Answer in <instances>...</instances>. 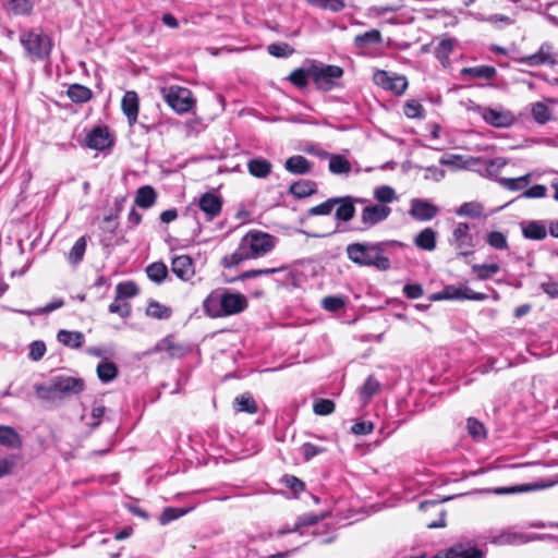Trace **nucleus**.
Masks as SVG:
<instances>
[{"label": "nucleus", "mask_w": 558, "mask_h": 558, "mask_svg": "<svg viewBox=\"0 0 558 558\" xmlns=\"http://www.w3.org/2000/svg\"><path fill=\"white\" fill-rule=\"evenodd\" d=\"M404 244L396 241L380 242H355L345 247L348 258L355 265L374 267L380 271L390 269V258L392 251L397 247H403Z\"/></svg>", "instance_id": "nucleus-1"}, {"label": "nucleus", "mask_w": 558, "mask_h": 558, "mask_svg": "<svg viewBox=\"0 0 558 558\" xmlns=\"http://www.w3.org/2000/svg\"><path fill=\"white\" fill-rule=\"evenodd\" d=\"M278 242V239L260 230H251L239 242L234 252L221 258V266L234 268L248 259H256L269 254Z\"/></svg>", "instance_id": "nucleus-2"}, {"label": "nucleus", "mask_w": 558, "mask_h": 558, "mask_svg": "<svg viewBox=\"0 0 558 558\" xmlns=\"http://www.w3.org/2000/svg\"><path fill=\"white\" fill-rule=\"evenodd\" d=\"M248 307L246 296L227 288L213 290L203 301L204 313L210 318H221L240 314Z\"/></svg>", "instance_id": "nucleus-3"}, {"label": "nucleus", "mask_w": 558, "mask_h": 558, "mask_svg": "<svg viewBox=\"0 0 558 558\" xmlns=\"http://www.w3.org/2000/svg\"><path fill=\"white\" fill-rule=\"evenodd\" d=\"M275 274H281V278L275 279L279 287H295L298 284V275L293 270H290L287 266L274 267V268H260V269H250L243 271L239 276L227 279L226 282L232 283L235 281H244L247 279H253L262 276H269Z\"/></svg>", "instance_id": "nucleus-4"}, {"label": "nucleus", "mask_w": 558, "mask_h": 558, "mask_svg": "<svg viewBox=\"0 0 558 558\" xmlns=\"http://www.w3.org/2000/svg\"><path fill=\"white\" fill-rule=\"evenodd\" d=\"M311 81L324 92L332 89L342 77L343 70L338 65L311 63Z\"/></svg>", "instance_id": "nucleus-5"}, {"label": "nucleus", "mask_w": 558, "mask_h": 558, "mask_svg": "<svg viewBox=\"0 0 558 558\" xmlns=\"http://www.w3.org/2000/svg\"><path fill=\"white\" fill-rule=\"evenodd\" d=\"M20 41L32 58L44 59L50 54L51 40L40 32L24 31L20 36Z\"/></svg>", "instance_id": "nucleus-6"}, {"label": "nucleus", "mask_w": 558, "mask_h": 558, "mask_svg": "<svg viewBox=\"0 0 558 558\" xmlns=\"http://www.w3.org/2000/svg\"><path fill=\"white\" fill-rule=\"evenodd\" d=\"M485 120L486 123L494 128H510L518 119L521 113L515 114L510 111L507 107H473Z\"/></svg>", "instance_id": "nucleus-7"}, {"label": "nucleus", "mask_w": 558, "mask_h": 558, "mask_svg": "<svg viewBox=\"0 0 558 558\" xmlns=\"http://www.w3.org/2000/svg\"><path fill=\"white\" fill-rule=\"evenodd\" d=\"M470 231L471 227L466 222H458L452 230L449 243L458 251L459 256H470L474 253L477 241Z\"/></svg>", "instance_id": "nucleus-8"}, {"label": "nucleus", "mask_w": 558, "mask_h": 558, "mask_svg": "<svg viewBox=\"0 0 558 558\" xmlns=\"http://www.w3.org/2000/svg\"><path fill=\"white\" fill-rule=\"evenodd\" d=\"M558 51L549 41L543 43L535 53L517 59L518 63L527 66H554L558 63Z\"/></svg>", "instance_id": "nucleus-9"}, {"label": "nucleus", "mask_w": 558, "mask_h": 558, "mask_svg": "<svg viewBox=\"0 0 558 558\" xmlns=\"http://www.w3.org/2000/svg\"><path fill=\"white\" fill-rule=\"evenodd\" d=\"M52 389L56 390L58 399H62L70 395H78L85 388V383L82 378L72 377L68 375H57L51 377Z\"/></svg>", "instance_id": "nucleus-10"}, {"label": "nucleus", "mask_w": 558, "mask_h": 558, "mask_svg": "<svg viewBox=\"0 0 558 558\" xmlns=\"http://www.w3.org/2000/svg\"><path fill=\"white\" fill-rule=\"evenodd\" d=\"M391 214V208L384 204L367 205L361 213L362 227L355 230L364 231L367 230L384 220H386Z\"/></svg>", "instance_id": "nucleus-11"}, {"label": "nucleus", "mask_w": 558, "mask_h": 558, "mask_svg": "<svg viewBox=\"0 0 558 558\" xmlns=\"http://www.w3.org/2000/svg\"><path fill=\"white\" fill-rule=\"evenodd\" d=\"M376 85L395 95H401L408 87V81L402 75H390L387 71L377 70L373 75Z\"/></svg>", "instance_id": "nucleus-12"}, {"label": "nucleus", "mask_w": 558, "mask_h": 558, "mask_svg": "<svg viewBox=\"0 0 558 558\" xmlns=\"http://www.w3.org/2000/svg\"><path fill=\"white\" fill-rule=\"evenodd\" d=\"M336 213L335 219L337 221V231H344L345 229L340 228L342 223H347L351 221L355 216V199L353 196L347 195L341 197H336Z\"/></svg>", "instance_id": "nucleus-13"}, {"label": "nucleus", "mask_w": 558, "mask_h": 558, "mask_svg": "<svg viewBox=\"0 0 558 558\" xmlns=\"http://www.w3.org/2000/svg\"><path fill=\"white\" fill-rule=\"evenodd\" d=\"M440 209L427 199L413 198L409 210L410 216L418 221H429L434 219Z\"/></svg>", "instance_id": "nucleus-14"}, {"label": "nucleus", "mask_w": 558, "mask_h": 558, "mask_svg": "<svg viewBox=\"0 0 558 558\" xmlns=\"http://www.w3.org/2000/svg\"><path fill=\"white\" fill-rule=\"evenodd\" d=\"M86 146L95 150H105L113 144V140L107 126L94 128L85 138Z\"/></svg>", "instance_id": "nucleus-15"}, {"label": "nucleus", "mask_w": 558, "mask_h": 558, "mask_svg": "<svg viewBox=\"0 0 558 558\" xmlns=\"http://www.w3.org/2000/svg\"><path fill=\"white\" fill-rule=\"evenodd\" d=\"M446 300H471V301H485L488 295L481 292H475L469 287L449 284L444 287Z\"/></svg>", "instance_id": "nucleus-16"}, {"label": "nucleus", "mask_w": 558, "mask_h": 558, "mask_svg": "<svg viewBox=\"0 0 558 558\" xmlns=\"http://www.w3.org/2000/svg\"><path fill=\"white\" fill-rule=\"evenodd\" d=\"M221 207L222 202L220 196L214 193H205L199 199V208L209 217V219L217 217L221 211Z\"/></svg>", "instance_id": "nucleus-17"}, {"label": "nucleus", "mask_w": 558, "mask_h": 558, "mask_svg": "<svg viewBox=\"0 0 558 558\" xmlns=\"http://www.w3.org/2000/svg\"><path fill=\"white\" fill-rule=\"evenodd\" d=\"M555 484H558V475H557L556 480L551 481V482H538V483H533V484L499 487V488H496L494 492L497 495L514 494V493H523V492H532V490H537V489L549 488V487L554 486Z\"/></svg>", "instance_id": "nucleus-18"}, {"label": "nucleus", "mask_w": 558, "mask_h": 558, "mask_svg": "<svg viewBox=\"0 0 558 558\" xmlns=\"http://www.w3.org/2000/svg\"><path fill=\"white\" fill-rule=\"evenodd\" d=\"M460 74L463 77H468L471 80L489 81L496 76L497 71L492 65H476L471 68H463L460 71Z\"/></svg>", "instance_id": "nucleus-19"}, {"label": "nucleus", "mask_w": 558, "mask_h": 558, "mask_svg": "<svg viewBox=\"0 0 558 558\" xmlns=\"http://www.w3.org/2000/svg\"><path fill=\"white\" fill-rule=\"evenodd\" d=\"M527 534L519 532L502 531L489 538L495 545H521L526 544Z\"/></svg>", "instance_id": "nucleus-20"}, {"label": "nucleus", "mask_w": 558, "mask_h": 558, "mask_svg": "<svg viewBox=\"0 0 558 558\" xmlns=\"http://www.w3.org/2000/svg\"><path fill=\"white\" fill-rule=\"evenodd\" d=\"M284 168L292 174H307L312 171V163L301 155L289 157L284 162Z\"/></svg>", "instance_id": "nucleus-21"}, {"label": "nucleus", "mask_w": 558, "mask_h": 558, "mask_svg": "<svg viewBox=\"0 0 558 558\" xmlns=\"http://www.w3.org/2000/svg\"><path fill=\"white\" fill-rule=\"evenodd\" d=\"M317 192V183L312 180H299L293 182L289 187V194L295 198H305Z\"/></svg>", "instance_id": "nucleus-22"}, {"label": "nucleus", "mask_w": 558, "mask_h": 558, "mask_svg": "<svg viewBox=\"0 0 558 558\" xmlns=\"http://www.w3.org/2000/svg\"><path fill=\"white\" fill-rule=\"evenodd\" d=\"M57 340L64 347L80 349L85 341V337L81 331L60 329L57 333Z\"/></svg>", "instance_id": "nucleus-23"}, {"label": "nucleus", "mask_w": 558, "mask_h": 558, "mask_svg": "<svg viewBox=\"0 0 558 558\" xmlns=\"http://www.w3.org/2000/svg\"><path fill=\"white\" fill-rule=\"evenodd\" d=\"M247 170L254 178L265 179L271 173L272 165L265 158H253L247 162Z\"/></svg>", "instance_id": "nucleus-24"}, {"label": "nucleus", "mask_w": 558, "mask_h": 558, "mask_svg": "<svg viewBox=\"0 0 558 558\" xmlns=\"http://www.w3.org/2000/svg\"><path fill=\"white\" fill-rule=\"evenodd\" d=\"M322 158L329 157V171L333 174H348L351 171L350 161L341 155H329L327 151L319 154Z\"/></svg>", "instance_id": "nucleus-25"}, {"label": "nucleus", "mask_w": 558, "mask_h": 558, "mask_svg": "<svg viewBox=\"0 0 558 558\" xmlns=\"http://www.w3.org/2000/svg\"><path fill=\"white\" fill-rule=\"evenodd\" d=\"M381 41L383 36L378 29H371L363 34L356 35L353 40L355 48L361 50L379 45Z\"/></svg>", "instance_id": "nucleus-26"}, {"label": "nucleus", "mask_w": 558, "mask_h": 558, "mask_svg": "<svg viewBox=\"0 0 558 558\" xmlns=\"http://www.w3.org/2000/svg\"><path fill=\"white\" fill-rule=\"evenodd\" d=\"M437 233L432 228L423 229L414 239V244L424 251L432 252L436 248Z\"/></svg>", "instance_id": "nucleus-27"}, {"label": "nucleus", "mask_w": 558, "mask_h": 558, "mask_svg": "<svg viewBox=\"0 0 558 558\" xmlns=\"http://www.w3.org/2000/svg\"><path fill=\"white\" fill-rule=\"evenodd\" d=\"M0 444L11 449H17L22 447V438L13 427L0 425Z\"/></svg>", "instance_id": "nucleus-28"}, {"label": "nucleus", "mask_w": 558, "mask_h": 558, "mask_svg": "<svg viewBox=\"0 0 558 558\" xmlns=\"http://www.w3.org/2000/svg\"><path fill=\"white\" fill-rule=\"evenodd\" d=\"M157 198V193L150 185L141 186L135 196V204L144 209L150 208Z\"/></svg>", "instance_id": "nucleus-29"}, {"label": "nucleus", "mask_w": 558, "mask_h": 558, "mask_svg": "<svg viewBox=\"0 0 558 558\" xmlns=\"http://www.w3.org/2000/svg\"><path fill=\"white\" fill-rule=\"evenodd\" d=\"M195 275L193 260L187 255H177V278L190 280Z\"/></svg>", "instance_id": "nucleus-30"}, {"label": "nucleus", "mask_w": 558, "mask_h": 558, "mask_svg": "<svg viewBox=\"0 0 558 558\" xmlns=\"http://www.w3.org/2000/svg\"><path fill=\"white\" fill-rule=\"evenodd\" d=\"M96 372H97L98 379L102 384H108V383L113 381L119 375L118 366L113 362H110V361L100 362L97 365Z\"/></svg>", "instance_id": "nucleus-31"}, {"label": "nucleus", "mask_w": 558, "mask_h": 558, "mask_svg": "<svg viewBox=\"0 0 558 558\" xmlns=\"http://www.w3.org/2000/svg\"><path fill=\"white\" fill-rule=\"evenodd\" d=\"M66 95L71 101L76 104L87 102L93 97V92L81 84H72L66 89Z\"/></svg>", "instance_id": "nucleus-32"}, {"label": "nucleus", "mask_w": 558, "mask_h": 558, "mask_svg": "<svg viewBox=\"0 0 558 558\" xmlns=\"http://www.w3.org/2000/svg\"><path fill=\"white\" fill-rule=\"evenodd\" d=\"M150 352L160 353L161 360H172L174 357V337L168 335L157 342Z\"/></svg>", "instance_id": "nucleus-33"}, {"label": "nucleus", "mask_w": 558, "mask_h": 558, "mask_svg": "<svg viewBox=\"0 0 558 558\" xmlns=\"http://www.w3.org/2000/svg\"><path fill=\"white\" fill-rule=\"evenodd\" d=\"M523 236L530 240L541 241L547 235V230L542 221H530L522 229Z\"/></svg>", "instance_id": "nucleus-34"}, {"label": "nucleus", "mask_w": 558, "mask_h": 558, "mask_svg": "<svg viewBox=\"0 0 558 558\" xmlns=\"http://www.w3.org/2000/svg\"><path fill=\"white\" fill-rule=\"evenodd\" d=\"M234 407L238 412H246L254 414L258 411V407L253 396L248 392L242 393L234 399Z\"/></svg>", "instance_id": "nucleus-35"}, {"label": "nucleus", "mask_w": 558, "mask_h": 558, "mask_svg": "<svg viewBox=\"0 0 558 558\" xmlns=\"http://www.w3.org/2000/svg\"><path fill=\"white\" fill-rule=\"evenodd\" d=\"M531 174H524L519 178H499V184L509 191H520L530 184Z\"/></svg>", "instance_id": "nucleus-36"}, {"label": "nucleus", "mask_w": 558, "mask_h": 558, "mask_svg": "<svg viewBox=\"0 0 558 558\" xmlns=\"http://www.w3.org/2000/svg\"><path fill=\"white\" fill-rule=\"evenodd\" d=\"M500 270L498 264H474L472 265V272L478 280H487Z\"/></svg>", "instance_id": "nucleus-37"}, {"label": "nucleus", "mask_w": 558, "mask_h": 558, "mask_svg": "<svg viewBox=\"0 0 558 558\" xmlns=\"http://www.w3.org/2000/svg\"><path fill=\"white\" fill-rule=\"evenodd\" d=\"M146 274L151 281L161 283L168 275V268L162 262H155L146 267Z\"/></svg>", "instance_id": "nucleus-38"}, {"label": "nucleus", "mask_w": 558, "mask_h": 558, "mask_svg": "<svg viewBox=\"0 0 558 558\" xmlns=\"http://www.w3.org/2000/svg\"><path fill=\"white\" fill-rule=\"evenodd\" d=\"M311 64L295 69L290 75L289 81L296 87L303 88L311 81Z\"/></svg>", "instance_id": "nucleus-39"}, {"label": "nucleus", "mask_w": 558, "mask_h": 558, "mask_svg": "<svg viewBox=\"0 0 558 558\" xmlns=\"http://www.w3.org/2000/svg\"><path fill=\"white\" fill-rule=\"evenodd\" d=\"M146 314L153 318L167 319L172 315V308L160 304L157 301H150L146 308Z\"/></svg>", "instance_id": "nucleus-40"}, {"label": "nucleus", "mask_w": 558, "mask_h": 558, "mask_svg": "<svg viewBox=\"0 0 558 558\" xmlns=\"http://www.w3.org/2000/svg\"><path fill=\"white\" fill-rule=\"evenodd\" d=\"M86 245L87 242L85 236H81L75 241L68 256V259L71 264L77 265L80 262H82L86 251Z\"/></svg>", "instance_id": "nucleus-41"}, {"label": "nucleus", "mask_w": 558, "mask_h": 558, "mask_svg": "<svg viewBox=\"0 0 558 558\" xmlns=\"http://www.w3.org/2000/svg\"><path fill=\"white\" fill-rule=\"evenodd\" d=\"M380 389V383L373 376H368L360 388V395L364 401L371 400Z\"/></svg>", "instance_id": "nucleus-42"}, {"label": "nucleus", "mask_w": 558, "mask_h": 558, "mask_svg": "<svg viewBox=\"0 0 558 558\" xmlns=\"http://www.w3.org/2000/svg\"><path fill=\"white\" fill-rule=\"evenodd\" d=\"M466 429L469 435L476 441H481L486 438V429L484 424L474 417L468 418Z\"/></svg>", "instance_id": "nucleus-43"}, {"label": "nucleus", "mask_w": 558, "mask_h": 558, "mask_svg": "<svg viewBox=\"0 0 558 558\" xmlns=\"http://www.w3.org/2000/svg\"><path fill=\"white\" fill-rule=\"evenodd\" d=\"M485 240H486V243L489 246H492L493 248H496V250H499V251H504V250H508L509 248L507 236H506V234H504L500 231H490V232H488L486 234Z\"/></svg>", "instance_id": "nucleus-44"}, {"label": "nucleus", "mask_w": 558, "mask_h": 558, "mask_svg": "<svg viewBox=\"0 0 558 558\" xmlns=\"http://www.w3.org/2000/svg\"><path fill=\"white\" fill-rule=\"evenodd\" d=\"M337 202L338 201H336V197H330V198L326 199L325 202H323L314 207H311L307 210V216L308 217L328 216L331 214L332 209L336 207Z\"/></svg>", "instance_id": "nucleus-45"}, {"label": "nucleus", "mask_w": 558, "mask_h": 558, "mask_svg": "<svg viewBox=\"0 0 558 558\" xmlns=\"http://www.w3.org/2000/svg\"><path fill=\"white\" fill-rule=\"evenodd\" d=\"M138 294V288L133 281L120 282L116 287V295L118 299H130Z\"/></svg>", "instance_id": "nucleus-46"}, {"label": "nucleus", "mask_w": 558, "mask_h": 558, "mask_svg": "<svg viewBox=\"0 0 558 558\" xmlns=\"http://www.w3.org/2000/svg\"><path fill=\"white\" fill-rule=\"evenodd\" d=\"M311 5L331 12H340L344 9V0H306Z\"/></svg>", "instance_id": "nucleus-47"}, {"label": "nucleus", "mask_w": 558, "mask_h": 558, "mask_svg": "<svg viewBox=\"0 0 558 558\" xmlns=\"http://www.w3.org/2000/svg\"><path fill=\"white\" fill-rule=\"evenodd\" d=\"M457 215L459 216H468V217H480L483 213V206L476 202H466L463 203L457 210Z\"/></svg>", "instance_id": "nucleus-48"}, {"label": "nucleus", "mask_w": 558, "mask_h": 558, "mask_svg": "<svg viewBox=\"0 0 558 558\" xmlns=\"http://www.w3.org/2000/svg\"><path fill=\"white\" fill-rule=\"evenodd\" d=\"M267 51L277 58H288L293 54L294 49L287 43H275L267 47Z\"/></svg>", "instance_id": "nucleus-49"}, {"label": "nucleus", "mask_w": 558, "mask_h": 558, "mask_svg": "<svg viewBox=\"0 0 558 558\" xmlns=\"http://www.w3.org/2000/svg\"><path fill=\"white\" fill-rule=\"evenodd\" d=\"M327 514L324 513L322 515H317L314 513H305L298 518L295 524L292 526L291 531H300L304 526H313L323 520Z\"/></svg>", "instance_id": "nucleus-50"}, {"label": "nucleus", "mask_w": 558, "mask_h": 558, "mask_svg": "<svg viewBox=\"0 0 558 558\" xmlns=\"http://www.w3.org/2000/svg\"><path fill=\"white\" fill-rule=\"evenodd\" d=\"M374 197L381 204H388L396 199V192L391 186L381 185L375 189Z\"/></svg>", "instance_id": "nucleus-51"}, {"label": "nucleus", "mask_w": 558, "mask_h": 558, "mask_svg": "<svg viewBox=\"0 0 558 558\" xmlns=\"http://www.w3.org/2000/svg\"><path fill=\"white\" fill-rule=\"evenodd\" d=\"M108 311L112 314H118L121 318H126L131 315V306L122 299L116 295L113 302L109 305Z\"/></svg>", "instance_id": "nucleus-52"}, {"label": "nucleus", "mask_w": 558, "mask_h": 558, "mask_svg": "<svg viewBox=\"0 0 558 558\" xmlns=\"http://www.w3.org/2000/svg\"><path fill=\"white\" fill-rule=\"evenodd\" d=\"M453 40L452 39H442L437 47L435 48V56L441 62L448 60L450 53L453 49Z\"/></svg>", "instance_id": "nucleus-53"}, {"label": "nucleus", "mask_w": 558, "mask_h": 558, "mask_svg": "<svg viewBox=\"0 0 558 558\" xmlns=\"http://www.w3.org/2000/svg\"><path fill=\"white\" fill-rule=\"evenodd\" d=\"M345 305V300L342 296L330 295L322 301V306L328 312H338Z\"/></svg>", "instance_id": "nucleus-54"}, {"label": "nucleus", "mask_w": 558, "mask_h": 558, "mask_svg": "<svg viewBox=\"0 0 558 558\" xmlns=\"http://www.w3.org/2000/svg\"><path fill=\"white\" fill-rule=\"evenodd\" d=\"M336 404L330 399H318L313 405L316 415H329L335 411Z\"/></svg>", "instance_id": "nucleus-55"}, {"label": "nucleus", "mask_w": 558, "mask_h": 558, "mask_svg": "<svg viewBox=\"0 0 558 558\" xmlns=\"http://www.w3.org/2000/svg\"><path fill=\"white\" fill-rule=\"evenodd\" d=\"M35 392L37 397L41 400H54L58 399V396L56 393V390L52 389V381L49 380L48 385L45 384H38L35 386Z\"/></svg>", "instance_id": "nucleus-56"}, {"label": "nucleus", "mask_w": 558, "mask_h": 558, "mask_svg": "<svg viewBox=\"0 0 558 558\" xmlns=\"http://www.w3.org/2000/svg\"><path fill=\"white\" fill-rule=\"evenodd\" d=\"M302 452H303V459L305 462L311 461L313 458H315L318 454H322L326 452V448L322 446H317L312 442H304L302 445Z\"/></svg>", "instance_id": "nucleus-57"}, {"label": "nucleus", "mask_w": 558, "mask_h": 558, "mask_svg": "<svg viewBox=\"0 0 558 558\" xmlns=\"http://www.w3.org/2000/svg\"><path fill=\"white\" fill-rule=\"evenodd\" d=\"M532 116L538 124H545L553 119L549 107H532Z\"/></svg>", "instance_id": "nucleus-58"}, {"label": "nucleus", "mask_w": 558, "mask_h": 558, "mask_svg": "<svg viewBox=\"0 0 558 558\" xmlns=\"http://www.w3.org/2000/svg\"><path fill=\"white\" fill-rule=\"evenodd\" d=\"M46 344L41 340L33 341L29 344L28 357L33 361H39L46 353Z\"/></svg>", "instance_id": "nucleus-59"}, {"label": "nucleus", "mask_w": 558, "mask_h": 558, "mask_svg": "<svg viewBox=\"0 0 558 558\" xmlns=\"http://www.w3.org/2000/svg\"><path fill=\"white\" fill-rule=\"evenodd\" d=\"M286 487L291 489L293 493L299 494L304 490L305 484L299 477L294 475H284L281 481Z\"/></svg>", "instance_id": "nucleus-60"}, {"label": "nucleus", "mask_w": 558, "mask_h": 558, "mask_svg": "<svg viewBox=\"0 0 558 558\" xmlns=\"http://www.w3.org/2000/svg\"><path fill=\"white\" fill-rule=\"evenodd\" d=\"M106 413V408L101 404H94L92 409V422H88L87 425L90 427V429H96L99 427L101 423V418L104 417Z\"/></svg>", "instance_id": "nucleus-61"}, {"label": "nucleus", "mask_w": 558, "mask_h": 558, "mask_svg": "<svg viewBox=\"0 0 558 558\" xmlns=\"http://www.w3.org/2000/svg\"><path fill=\"white\" fill-rule=\"evenodd\" d=\"M547 187L543 184H535L532 187L525 190L520 197L523 198H543L546 196Z\"/></svg>", "instance_id": "nucleus-62"}, {"label": "nucleus", "mask_w": 558, "mask_h": 558, "mask_svg": "<svg viewBox=\"0 0 558 558\" xmlns=\"http://www.w3.org/2000/svg\"><path fill=\"white\" fill-rule=\"evenodd\" d=\"M205 126L206 124L201 119L186 120L184 122L185 135L191 136L198 134Z\"/></svg>", "instance_id": "nucleus-63"}, {"label": "nucleus", "mask_w": 558, "mask_h": 558, "mask_svg": "<svg viewBox=\"0 0 558 558\" xmlns=\"http://www.w3.org/2000/svg\"><path fill=\"white\" fill-rule=\"evenodd\" d=\"M461 553V543H458L445 550L437 553L432 558H458L459 554Z\"/></svg>", "instance_id": "nucleus-64"}]
</instances>
